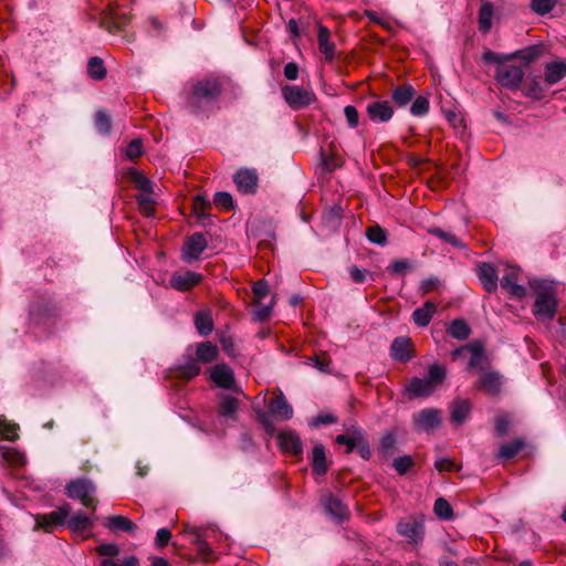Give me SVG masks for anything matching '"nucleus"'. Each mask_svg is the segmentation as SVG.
<instances>
[{
	"instance_id": "1",
	"label": "nucleus",
	"mask_w": 566,
	"mask_h": 566,
	"mask_svg": "<svg viewBox=\"0 0 566 566\" xmlns=\"http://www.w3.org/2000/svg\"><path fill=\"white\" fill-rule=\"evenodd\" d=\"M482 59L485 63L495 64L494 78L499 85L510 91L520 88L524 78V70L518 65L510 64L509 55L488 50L483 53Z\"/></svg>"
},
{
	"instance_id": "2",
	"label": "nucleus",
	"mask_w": 566,
	"mask_h": 566,
	"mask_svg": "<svg viewBox=\"0 0 566 566\" xmlns=\"http://www.w3.org/2000/svg\"><path fill=\"white\" fill-rule=\"evenodd\" d=\"M221 85L214 78L198 81L187 96V106L193 114L207 112L219 98Z\"/></svg>"
},
{
	"instance_id": "3",
	"label": "nucleus",
	"mask_w": 566,
	"mask_h": 566,
	"mask_svg": "<svg viewBox=\"0 0 566 566\" xmlns=\"http://www.w3.org/2000/svg\"><path fill=\"white\" fill-rule=\"evenodd\" d=\"M531 289L535 292L533 314L541 319H552L556 314L557 298L553 282L546 280H533Z\"/></svg>"
},
{
	"instance_id": "4",
	"label": "nucleus",
	"mask_w": 566,
	"mask_h": 566,
	"mask_svg": "<svg viewBox=\"0 0 566 566\" xmlns=\"http://www.w3.org/2000/svg\"><path fill=\"white\" fill-rule=\"evenodd\" d=\"M447 370L442 365L429 366L428 374L423 378L412 377L406 387L410 398H426L431 396L446 380Z\"/></svg>"
},
{
	"instance_id": "5",
	"label": "nucleus",
	"mask_w": 566,
	"mask_h": 566,
	"mask_svg": "<svg viewBox=\"0 0 566 566\" xmlns=\"http://www.w3.org/2000/svg\"><path fill=\"white\" fill-rule=\"evenodd\" d=\"M65 490L69 497L81 501V503L88 509H96L93 497L96 488L92 481L84 478L76 479L71 481Z\"/></svg>"
},
{
	"instance_id": "6",
	"label": "nucleus",
	"mask_w": 566,
	"mask_h": 566,
	"mask_svg": "<svg viewBox=\"0 0 566 566\" xmlns=\"http://www.w3.org/2000/svg\"><path fill=\"white\" fill-rule=\"evenodd\" d=\"M282 96L292 109L305 108L316 101L315 93L311 88L298 85H285L282 88Z\"/></svg>"
},
{
	"instance_id": "7",
	"label": "nucleus",
	"mask_w": 566,
	"mask_h": 566,
	"mask_svg": "<svg viewBox=\"0 0 566 566\" xmlns=\"http://www.w3.org/2000/svg\"><path fill=\"white\" fill-rule=\"evenodd\" d=\"M397 532L408 543L419 545L423 541L424 525L422 520L410 516L398 522Z\"/></svg>"
},
{
	"instance_id": "8",
	"label": "nucleus",
	"mask_w": 566,
	"mask_h": 566,
	"mask_svg": "<svg viewBox=\"0 0 566 566\" xmlns=\"http://www.w3.org/2000/svg\"><path fill=\"white\" fill-rule=\"evenodd\" d=\"M208 241L203 233L196 232L191 234L185 242L181 250V259L190 263L199 259L200 254L207 249Z\"/></svg>"
},
{
	"instance_id": "9",
	"label": "nucleus",
	"mask_w": 566,
	"mask_h": 566,
	"mask_svg": "<svg viewBox=\"0 0 566 566\" xmlns=\"http://www.w3.org/2000/svg\"><path fill=\"white\" fill-rule=\"evenodd\" d=\"M520 269L517 266H506L500 280V285L511 296L522 298L526 294L523 285L518 284Z\"/></svg>"
},
{
	"instance_id": "10",
	"label": "nucleus",
	"mask_w": 566,
	"mask_h": 566,
	"mask_svg": "<svg viewBox=\"0 0 566 566\" xmlns=\"http://www.w3.org/2000/svg\"><path fill=\"white\" fill-rule=\"evenodd\" d=\"M366 112L369 119L374 123H387L394 116V108L391 103L386 99H378L368 103L366 106Z\"/></svg>"
},
{
	"instance_id": "11",
	"label": "nucleus",
	"mask_w": 566,
	"mask_h": 566,
	"mask_svg": "<svg viewBox=\"0 0 566 566\" xmlns=\"http://www.w3.org/2000/svg\"><path fill=\"white\" fill-rule=\"evenodd\" d=\"M499 19L495 6L489 0H481L478 13V29L482 34L490 33L493 23Z\"/></svg>"
},
{
	"instance_id": "12",
	"label": "nucleus",
	"mask_w": 566,
	"mask_h": 566,
	"mask_svg": "<svg viewBox=\"0 0 566 566\" xmlns=\"http://www.w3.org/2000/svg\"><path fill=\"white\" fill-rule=\"evenodd\" d=\"M418 430L429 432L441 424V412L438 409L427 408L413 416Z\"/></svg>"
},
{
	"instance_id": "13",
	"label": "nucleus",
	"mask_w": 566,
	"mask_h": 566,
	"mask_svg": "<svg viewBox=\"0 0 566 566\" xmlns=\"http://www.w3.org/2000/svg\"><path fill=\"white\" fill-rule=\"evenodd\" d=\"M258 174L254 169H239L233 175V181L240 192L252 195L258 189Z\"/></svg>"
},
{
	"instance_id": "14",
	"label": "nucleus",
	"mask_w": 566,
	"mask_h": 566,
	"mask_svg": "<svg viewBox=\"0 0 566 566\" xmlns=\"http://www.w3.org/2000/svg\"><path fill=\"white\" fill-rule=\"evenodd\" d=\"M70 504H64L49 514L39 515L36 517V526L45 530L51 526H62L70 516Z\"/></svg>"
},
{
	"instance_id": "15",
	"label": "nucleus",
	"mask_w": 566,
	"mask_h": 566,
	"mask_svg": "<svg viewBox=\"0 0 566 566\" xmlns=\"http://www.w3.org/2000/svg\"><path fill=\"white\" fill-rule=\"evenodd\" d=\"M202 275L192 271L175 272L170 277V286L178 291H187L199 284Z\"/></svg>"
},
{
	"instance_id": "16",
	"label": "nucleus",
	"mask_w": 566,
	"mask_h": 566,
	"mask_svg": "<svg viewBox=\"0 0 566 566\" xmlns=\"http://www.w3.org/2000/svg\"><path fill=\"white\" fill-rule=\"evenodd\" d=\"M277 440L281 449L287 453L298 455L303 452L302 440L295 431H281L277 434Z\"/></svg>"
},
{
	"instance_id": "17",
	"label": "nucleus",
	"mask_w": 566,
	"mask_h": 566,
	"mask_svg": "<svg viewBox=\"0 0 566 566\" xmlns=\"http://www.w3.org/2000/svg\"><path fill=\"white\" fill-rule=\"evenodd\" d=\"M210 379L216 386L229 389L234 384V374L228 365L218 364L210 369Z\"/></svg>"
},
{
	"instance_id": "18",
	"label": "nucleus",
	"mask_w": 566,
	"mask_h": 566,
	"mask_svg": "<svg viewBox=\"0 0 566 566\" xmlns=\"http://www.w3.org/2000/svg\"><path fill=\"white\" fill-rule=\"evenodd\" d=\"M479 386L485 390L490 396H496L502 388V377L499 373L493 370H482Z\"/></svg>"
},
{
	"instance_id": "19",
	"label": "nucleus",
	"mask_w": 566,
	"mask_h": 566,
	"mask_svg": "<svg viewBox=\"0 0 566 566\" xmlns=\"http://www.w3.org/2000/svg\"><path fill=\"white\" fill-rule=\"evenodd\" d=\"M268 408L271 415L279 419L290 420L293 417V408L287 402L283 392H280L277 396H275L270 401Z\"/></svg>"
},
{
	"instance_id": "20",
	"label": "nucleus",
	"mask_w": 566,
	"mask_h": 566,
	"mask_svg": "<svg viewBox=\"0 0 566 566\" xmlns=\"http://www.w3.org/2000/svg\"><path fill=\"white\" fill-rule=\"evenodd\" d=\"M324 507L326 512L338 523H342L349 517L348 507L338 497L334 495H328L325 499Z\"/></svg>"
},
{
	"instance_id": "21",
	"label": "nucleus",
	"mask_w": 566,
	"mask_h": 566,
	"mask_svg": "<svg viewBox=\"0 0 566 566\" xmlns=\"http://www.w3.org/2000/svg\"><path fill=\"white\" fill-rule=\"evenodd\" d=\"M479 279L485 291L489 293L495 292L497 289V271L490 263H482L478 269Z\"/></svg>"
},
{
	"instance_id": "22",
	"label": "nucleus",
	"mask_w": 566,
	"mask_h": 566,
	"mask_svg": "<svg viewBox=\"0 0 566 566\" xmlns=\"http://www.w3.org/2000/svg\"><path fill=\"white\" fill-rule=\"evenodd\" d=\"M566 77V63L553 61L545 65L544 80L548 85H554Z\"/></svg>"
},
{
	"instance_id": "23",
	"label": "nucleus",
	"mask_w": 566,
	"mask_h": 566,
	"mask_svg": "<svg viewBox=\"0 0 566 566\" xmlns=\"http://www.w3.org/2000/svg\"><path fill=\"white\" fill-rule=\"evenodd\" d=\"M317 41H318V50L322 54H324L325 59L327 61L334 60L335 45L331 41L329 30L323 24L318 25Z\"/></svg>"
},
{
	"instance_id": "24",
	"label": "nucleus",
	"mask_w": 566,
	"mask_h": 566,
	"mask_svg": "<svg viewBox=\"0 0 566 566\" xmlns=\"http://www.w3.org/2000/svg\"><path fill=\"white\" fill-rule=\"evenodd\" d=\"M410 340L407 337H397L390 346V356L400 363H407L411 359L409 353Z\"/></svg>"
},
{
	"instance_id": "25",
	"label": "nucleus",
	"mask_w": 566,
	"mask_h": 566,
	"mask_svg": "<svg viewBox=\"0 0 566 566\" xmlns=\"http://www.w3.org/2000/svg\"><path fill=\"white\" fill-rule=\"evenodd\" d=\"M345 434H339L336 437L335 441L338 444L346 446V452L352 453L356 448V444L361 439V429L356 424H352L346 429Z\"/></svg>"
},
{
	"instance_id": "26",
	"label": "nucleus",
	"mask_w": 566,
	"mask_h": 566,
	"mask_svg": "<svg viewBox=\"0 0 566 566\" xmlns=\"http://www.w3.org/2000/svg\"><path fill=\"white\" fill-rule=\"evenodd\" d=\"M544 53V48L542 44H534L526 46L524 49L517 50L511 54H507L511 60L517 59L523 61L526 65L536 61Z\"/></svg>"
},
{
	"instance_id": "27",
	"label": "nucleus",
	"mask_w": 566,
	"mask_h": 566,
	"mask_svg": "<svg viewBox=\"0 0 566 566\" xmlns=\"http://www.w3.org/2000/svg\"><path fill=\"white\" fill-rule=\"evenodd\" d=\"M238 407L239 401L237 398L230 395H224L219 403L218 413L227 420L235 421L238 418Z\"/></svg>"
},
{
	"instance_id": "28",
	"label": "nucleus",
	"mask_w": 566,
	"mask_h": 566,
	"mask_svg": "<svg viewBox=\"0 0 566 566\" xmlns=\"http://www.w3.org/2000/svg\"><path fill=\"white\" fill-rule=\"evenodd\" d=\"M311 463L313 471L318 475H325L328 467L325 448L321 443H316L312 450Z\"/></svg>"
},
{
	"instance_id": "29",
	"label": "nucleus",
	"mask_w": 566,
	"mask_h": 566,
	"mask_svg": "<svg viewBox=\"0 0 566 566\" xmlns=\"http://www.w3.org/2000/svg\"><path fill=\"white\" fill-rule=\"evenodd\" d=\"M436 312H437V305L431 301H427L423 304V306L416 308L413 311L412 319L416 325H418L420 327H424L430 323V321H431L432 316L436 314Z\"/></svg>"
},
{
	"instance_id": "30",
	"label": "nucleus",
	"mask_w": 566,
	"mask_h": 566,
	"mask_svg": "<svg viewBox=\"0 0 566 566\" xmlns=\"http://www.w3.org/2000/svg\"><path fill=\"white\" fill-rule=\"evenodd\" d=\"M470 412V401L467 399H458L451 405V421L460 426L469 418Z\"/></svg>"
},
{
	"instance_id": "31",
	"label": "nucleus",
	"mask_w": 566,
	"mask_h": 566,
	"mask_svg": "<svg viewBox=\"0 0 566 566\" xmlns=\"http://www.w3.org/2000/svg\"><path fill=\"white\" fill-rule=\"evenodd\" d=\"M415 94L416 91L410 84H403L392 90L391 98L398 107H405L413 99Z\"/></svg>"
},
{
	"instance_id": "32",
	"label": "nucleus",
	"mask_w": 566,
	"mask_h": 566,
	"mask_svg": "<svg viewBox=\"0 0 566 566\" xmlns=\"http://www.w3.org/2000/svg\"><path fill=\"white\" fill-rule=\"evenodd\" d=\"M104 526L109 531H122L132 533L136 530V525L123 515H114L106 518Z\"/></svg>"
},
{
	"instance_id": "33",
	"label": "nucleus",
	"mask_w": 566,
	"mask_h": 566,
	"mask_svg": "<svg viewBox=\"0 0 566 566\" xmlns=\"http://www.w3.org/2000/svg\"><path fill=\"white\" fill-rule=\"evenodd\" d=\"M176 371L178 377L181 379L190 380L200 374L201 368L198 360L189 356L186 358L184 364L178 365Z\"/></svg>"
},
{
	"instance_id": "34",
	"label": "nucleus",
	"mask_w": 566,
	"mask_h": 566,
	"mask_svg": "<svg viewBox=\"0 0 566 566\" xmlns=\"http://www.w3.org/2000/svg\"><path fill=\"white\" fill-rule=\"evenodd\" d=\"M218 347L213 345L211 342H203L198 344L196 356L197 360L203 364L211 363L218 358Z\"/></svg>"
},
{
	"instance_id": "35",
	"label": "nucleus",
	"mask_w": 566,
	"mask_h": 566,
	"mask_svg": "<svg viewBox=\"0 0 566 566\" xmlns=\"http://www.w3.org/2000/svg\"><path fill=\"white\" fill-rule=\"evenodd\" d=\"M467 348H469L468 353L471 355L469 360V368H480L485 359L484 345L479 340H474L468 344Z\"/></svg>"
},
{
	"instance_id": "36",
	"label": "nucleus",
	"mask_w": 566,
	"mask_h": 566,
	"mask_svg": "<svg viewBox=\"0 0 566 566\" xmlns=\"http://www.w3.org/2000/svg\"><path fill=\"white\" fill-rule=\"evenodd\" d=\"M93 525V520L91 516L85 514L84 512H77L74 515H72L67 520V526L73 532H82L87 530Z\"/></svg>"
},
{
	"instance_id": "37",
	"label": "nucleus",
	"mask_w": 566,
	"mask_h": 566,
	"mask_svg": "<svg viewBox=\"0 0 566 566\" xmlns=\"http://www.w3.org/2000/svg\"><path fill=\"white\" fill-rule=\"evenodd\" d=\"M427 232L439 238L441 241L451 244L454 248L462 249L464 248V243L453 233L449 231H444L438 227H428Z\"/></svg>"
},
{
	"instance_id": "38",
	"label": "nucleus",
	"mask_w": 566,
	"mask_h": 566,
	"mask_svg": "<svg viewBox=\"0 0 566 566\" xmlns=\"http://www.w3.org/2000/svg\"><path fill=\"white\" fill-rule=\"evenodd\" d=\"M448 333L455 339L464 340L470 336L471 328L465 321L454 319L450 324Z\"/></svg>"
},
{
	"instance_id": "39",
	"label": "nucleus",
	"mask_w": 566,
	"mask_h": 566,
	"mask_svg": "<svg viewBox=\"0 0 566 566\" xmlns=\"http://www.w3.org/2000/svg\"><path fill=\"white\" fill-rule=\"evenodd\" d=\"M195 324L202 336H208L213 329L212 317L208 312H198L195 316Z\"/></svg>"
},
{
	"instance_id": "40",
	"label": "nucleus",
	"mask_w": 566,
	"mask_h": 566,
	"mask_svg": "<svg viewBox=\"0 0 566 566\" xmlns=\"http://www.w3.org/2000/svg\"><path fill=\"white\" fill-rule=\"evenodd\" d=\"M87 73L96 81L103 80L106 76V69L103 60L97 56L91 57L87 63Z\"/></svg>"
},
{
	"instance_id": "41",
	"label": "nucleus",
	"mask_w": 566,
	"mask_h": 566,
	"mask_svg": "<svg viewBox=\"0 0 566 566\" xmlns=\"http://www.w3.org/2000/svg\"><path fill=\"white\" fill-rule=\"evenodd\" d=\"M523 447L524 442L522 440L504 443L500 447L497 457L505 460L512 459L522 450Z\"/></svg>"
},
{
	"instance_id": "42",
	"label": "nucleus",
	"mask_w": 566,
	"mask_h": 566,
	"mask_svg": "<svg viewBox=\"0 0 566 566\" xmlns=\"http://www.w3.org/2000/svg\"><path fill=\"white\" fill-rule=\"evenodd\" d=\"M95 126L99 134L108 135L112 129V119L104 111H97L95 114Z\"/></svg>"
},
{
	"instance_id": "43",
	"label": "nucleus",
	"mask_w": 566,
	"mask_h": 566,
	"mask_svg": "<svg viewBox=\"0 0 566 566\" xmlns=\"http://www.w3.org/2000/svg\"><path fill=\"white\" fill-rule=\"evenodd\" d=\"M557 0H531V9L538 15L549 13L556 6Z\"/></svg>"
},
{
	"instance_id": "44",
	"label": "nucleus",
	"mask_w": 566,
	"mask_h": 566,
	"mask_svg": "<svg viewBox=\"0 0 566 566\" xmlns=\"http://www.w3.org/2000/svg\"><path fill=\"white\" fill-rule=\"evenodd\" d=\"M366 235L371 243L385 245L387 242V232L379 226L367 229Z\"/></svg>"
},
{
	"instance_id": "45",
	"label": "nucleus",
	"mask_w": 566,
	"mask_h": 566,
	"mask_svg": "<svg viewBox=\"0 0 566 566\" xmlns=\"http://www.w3.org/2000/svg\"><path fill=\"white\" fill-rule=\"evenodd\" d=\"M433 510L436 515L442 520H450L452 517V507L443 497L436 500Z\"/></svg>"
},
{
	"instance_id": "46",
	"label": "nucleus",
	"mask_w": 566,
	"mask_h": 566,
	"mask_svg": "<svg viewBox=\"0 0 566 566\" xmlns=\"http://www.w3.org/2000/svg\"><path fill=\"white\" fill-rule=\"evenodd\" d=\"M429 99L424 96H418L411 104L410 113L413 116H424L429 112Z\"/></svg>"
},
{
	"instance_id": "47",
	"label": "nucleus",
	"mask_w": 566,
	"mask_h": 566,
	"mask_svg": "<svg viewBox=\"0 0 566 566\" xmlns=\"http://www.w3.org/2000/svg\"><path fill=\"white\" fill-rule=\"evenodd\" d=\"M255 305H256V308L253 312L254 319L258 321V322H264L272 314V307L274 305V300H272V302L270 304H268V305L261 304V302L260 303H255Z\"/></svg>"
},
{
	"instance_id": "48",
	"label": "nucleus",
	"mask_w": 566,
	"mask_h": 566,
	"mask_svg": "<svg viewBox=\"0 0 566 566\" xmlns=\"http://www.w3.org/2000/svg\"><path fill=\"white\" fill-rule=\"evenodd\" d=\"M396 442V437L392 432L385 433L379 444L380 452L385 455L391 454L395 449Z\"/></svg>"
},
{
	"instance_id": "49",
	"label": "nucleus",
	"mask_w": 566,
	"mask_h": 566,
	"mask_svg": "<svg viewBox=\"0 0 566 566\" xmlns=\"http://www.w3.org/2000/svg\"><path fill=\"white\" fill-rule=\"evenodd\" d=\"M392 465L400 475H403L413 465V460L410 455L398 457L394 460Z\"/></svg>"
},
{
	"instance_id": "50",
	"label": "nucleus",
	"mask_w": 566,
	"mask_h": 566,
	"mask_svg": "<svg viewBox=\"0 0 566 566\" xmlns=\"http://www.w3.org/2000/svg\"><path fill=\"white\" fill-rule=\"evenodd\" d=\"M344 116L349 128H356L359 124V114L355 106L347 105L344 107Z\"/></svg>"
},
{
	"instance_id": "51",
	"label": "nucleus",
	"mask_w": 566,
	"mask_h": 566,
	"mask_svg": "<svg viewBox=\"0 0 566 566\" xmlns=\"http://www.w3.org/2000/svg\"><path fill=\"white\" fill-rule=\"evenodd\" d=\"M213 201L217 206L222 207L226 210H231L233 208V199L229 192H217L214 195Z\"/></svg>"
},
{
	"instance_id": "52",
	"label": "nucleus",
	"mask_w": 566,
	"mask_h": 566,
	"mask_svg": "<svg viewBox=\"0 0 566 566\" xmlns=\"http://www.w3.org/2000/svg\"><path fill=\"white\" fill-rule=\"evenodd\" d=\"M307 364L324 374L332 371L329 367L331 360L328 358L321 359L318 356L310 357Z\"/></svg>"
},
{
	"instance_id": "53",
	"label": "nucleus",
	"mask_w": 566,
	"mask_h": 566,
	"mask_svg": "<svg viewBox=\"0 0 566 566\" xmlns=\"http://www.w3.org/2000/svg\"><path fill=\"white\" fill-rule=\"evenodd\" d=\"M254 303H260L269 294V286L264 280H260L253 285Z\"/></svg>"
},
{
	"instance_id": "54",
	"label": "nucleus",
	"mask_w": 566,
	"mask_h": 566,
	"mask_svg": "<svg viewBox=\"0 0 566 566\" xmlns=\"http://www.w3.org/2000/svg\"><path fill=\"white\" fill-rule=\"evenodd\" d=\"M143 154V143L140 139H134L126 147V156L129 159H135Z\"/></svg>"
},
{
	"instance_id": "55",
	"label": "nucleus",
	"mask_w": 566,
	"mask_h": 566,
	"mask_svg": "<svg viewBox=\"0 0 566 566\" xmlns=\"http://www.w3.org/2000/svg\"><path fill=\"white\" fill-rule=\"evenodd\" d=\"M350 277L356 283H364L367 279V276H373L366 269H360L356 265H353L349 269Z\"/></svg>"
},
{
	"instance_id": "56",
	"label": "nucleus",
	"mask_w": 566,
	"mask_h": 566,
	"mask_svg": "<svg viewBox=\"0 0 566 566\" xmlns=\"http://www.w3.org/2000/svg\"><path fill=\"white\" fill-rule=\"evenodd\" d=\"M101 566H138V559L135 556H128L119 564L111 558H106L101 562Z\"/></svg>"
},
{
	"instance_id": "57",
	"label": "nucleus",
	"mask_w": 566,
	"mask_h": 566,
	"mask_svg": "<svg viewBox=\"0 0 566 566\" xmlns=\"http://www.w3.org/2000/svg\"><path fill=\"white\" fill-rule=\"evenodd\" d=\"M356 448H357V451H358L359 455L363 459L368 460L370 458V455H371L370 447H369L368 441L365 439V432L364 431H361V439L356 444Z\"/></svg>"
},
{
	"instance_id": "58",
	"label": "nucleus",
	"mask_w": 566,
	"mask_h": 566,
	"mask_svg": "<svg viewBox=\"0 0 566 566\" xmlns=\"http://www.w3.org/2000/svg\"><path fill=\"white\" fill-rule=\"evenodd\" d=\"M525 95L534 99H541L544 96V90L538 82H533L527 87Z\"/></svg>"
},
{
	"instance_id": "59",
	"label": "nucleus",
	"mask_w": 566,
	"mask_h": 566,
	"mask_svg": "<svg viewBox=\"0 0 566 566\" xmlns=\"http://www.w3.org/2000/svg\"><path fill=\"white\" fill-rule=\"evenodd\" d=\"M97 553L103 556L114 557V556L118 555L119 549L116 544L106 543V544H101L97 547Z\"/></svg>"
},
{
	"instance_id": "60",
	"label": "nucleus",
	"mask_w": 566,
	"mask_h": 566,
	"mask_svg": "<svg viewBox=\"0 0 566 566\" xmlns=\"http://www.w3.org/2000/svg\"><path fill=\"white\" fill-rule=\"evenodd\" d=\"M0 432L7 440H14L18 437L15 424L0 422Z\"/></svg>"
},
{
	"instance_id": "61",
	"label": "nucleus",
	"mask_w": 566,
	"mask_h": 566,
	"mask_svg": "<svg viewBox=\"0 0 566 566\" xmlns=\"http://www.w3.org/2000/svg\"><path fill=\"white\" fill-rule=\"evenodd\" d=\"M337 421V418L332 413H323L318 415L315 419L312 421L313 427H318L321 424H331L335 423Z\"/></svg>"
},
{
	"instance_id": "62",
	"label": "nucleus",
	"mask_w": 566,
	"mask_h": 566,
	"mask_svg": "<svg viewBox=\"0 0 566 566\" xmlns=\"http://www.w3.org/2000/svg\"><path fill=\"white\" fill-rule=\"evenodd\" d=\"M137 202L145 213H147V214L151 213L153 199L150 198V196L148 193L139 195L137 197Z\"/></svg>"
},
{
	"instance_id": "63",
	"label": "nucleus",
	"mask_w": 566,
	"mask_h": 566,
	"mask_svg": "<svg viewBox=\"0 0 566 566\" xmlns=\"http://www.w3.org/2000/svg\"><path fill=\"white\" fill-rule=\"evenodd\" d=\"M510 420L506 417H499L495 420V431L499 436L503 437L509 432Z\"/></svg>"
},
{
	"instance_id": "64",
	"label": "nucleus",
	"mask_w": 566,
	"mask_h": 566,
	"mask_svg": "<svg viewBox=\"0 0 566 566\" xmlns=\"http://www.w3.org/2000/svg\"><path fill=\"white\" fill-rule=\"evenodd\" d=\"M284 76L290 81L296 80L298 76V65L295 62H289L284 66Z\"/></svg>"
}]
</instances>
